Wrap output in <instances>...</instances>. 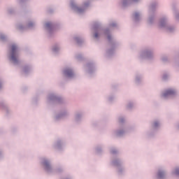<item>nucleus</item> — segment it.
<instances>
[{
    "mask_svg": "<svg viewBox=\"0 0 179 179\" xmlns=\"http://www.w3.org/2000/svg\"><path fill=\"white\" fill-rule=\"evenodd\" d=\"M17 55L16 53V47L13 46L11 48V58L10 59L14 64H16L17 62Z\"/></svg>",
    "mask_w": 179,
    "mask_h": 179,
    "instance_id": "f257e3e1",
    "label": "nucleus"
},
{
    "mask_svg": "<svg viewBox=\"0 0 179 179\" xmlns=\"http://www.w3.org/2000/svg\"><path fill=\"white\" fill-rule=\"evenodd\" d=\"M94 38H99V33L96 32L94 35Z\"/></svg>",
    "mask_w": 179,
    "mask_h": 179,
    "instance_id": "423d86ee",
    "label": "nucleus"
},
{
    "mask_svg": "<svg viewBox=\"0 0 179 179\" xmlns=\"http://www.w3.org/2000/svg\"><path fill=\"white\" fill-rule=\"evenodd\" d=\"M134 1H136V0H134Z\"/></svg>",
    "mask_w": 179,
    "mask_h": 179,
    "instance_id": "f8f14e48",
    "label": "nucleus"
},
{
    "mask_svg": "<svg viewBox=\"0 0 179 179\" xmlns=\"http://www.w3.org/2000/svg\"><path fill=\"white\" fill-rule=\"evenodd\" d=\"M176 92L173 90H168L165 92L164 94V97H166V96H169V94H174Z\"/></svg>",
    "mask_w": 179,
    "mask_h": 179,
    "instance_id": "7ed1b4c3",
    "label": "nucleus"
},
{
    "mask_svg": "<svg viewBox=\"0 0 179 179\" xmlns=\"http://www.w3.org/2000/svg\"><path fill=\"white\" fill-rule=\"evenodd\" d=\"M0 38H1V40H3V37H2V36H0Z\"/></svg>",
    "mask_w": 179,
    "mask_h": 179,
    "instance_id": "1a4fd4ad",
    "label": "nucleus"
},
{
    "mask_svg": "<svg viewBox=\"0 0 179 179\" xmlns=\"http://www.w3.org/2000/svg\"><path fill=\"white\" fill-rule=\"evenodd\" d=\"M44 166L46 170H48V169H50V164L48 163V162H44Z\"/></svg>",
    "mask_w": 179,
    "mask_h": 179,
    "instance_id": "39448f33",
    "label": "nucleus"
},
{
    "mask_svg": "<svg viewBox=\"0 0 179 179\" xmlns=\"http://www.w3.org/2000/svg\"><path fill=\"white\" fill-rule=\"evenodd\" d=\"M64 74L67 78H71L73 76V72H72V70L71 69H66L64 71Z\"/></svg>",
    "mask_w": 179,
    "mask_h": 179,
    "instance_id": "f03ea898",
    "label": "nucleus"
},
{
    "mask_svg": "<svg viewBox=\"0 0 179 179\" xmlns=\"http://www.w3.org/2000/svg\"><path fill=\"white\" fill-rule=\"evenodd\" d=\"M155 127H157V123H155Z\"/></svg>",
    "mask_w": 179,
    "mask_h": 179,
    "instance_id": "9d476101",
    "label": "nucleus"
},
{
    "mask_svg": "<svg viewBox=\"0 0 179 179\" xmlns=\"http://www.w3.org/2000/svg\"><path fill=\"white\" fill-rule=\"evenodd\" d=\"M175 173H176L177 176H179V169H176Z\"/></svg>",
    "mask_w": 179,
    "mask_h": 179,
    "instance_id": "0eeeda50",
    "label": "nucleus"
},
{
    "mask_svg": "<svg viewBox=\"0 0 179 179\" xmlns=\"http://www.w3.org/2000/svg\"><path fill=\"white\" fill-rule=\"evenodd\" d=\"M136 16H138V13H136Z\"/></svg>",
    "mask_w": 179,
    "mask_h": 179,
    "instance_id": "9b49d317",
    "label": "nucleus"
},
{
    "mask_svg": "<svg viewBox=\"0 0 179 179\" xmlns=\"http://www.w3.org/2000/svg\"><path fill=\"white\" fill-rule=\"evenodd\" d=\"M164 177V172L159 171L158 172V178H163Z\"/></svg>",
    "mask_w": 179,
    "mask_h": 179,
    "instance_id": "20e7f679",
    "label": "nucleus"
},
{
    "mask_svg": "<svg viewBox=\"0 0 179 179\" xmlns=\"http://www.w3.org/2000/svg\"><path fill=\"white\" fill-rule=\"evenodd\" d=\"M51 26V23L48 22L46 24V27H50Z\"/></svg>",
    "mask_w": 179,
    "mask_h": 179,
    "instance_id": "6e6552de",
    "label": "nucleus"
}]
</instances>
